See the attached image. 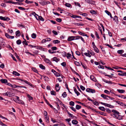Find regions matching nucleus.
<instances>
[{
  "instance_id": "45",
  "label": "nucleus",
  "mask_w": 126,
  "mask_h": 126,
  "mask_svg": "<svg viewBox=\"0 0 126 126\" xmlns=\"http://www.w3.org/2000/svg\"><path fill=\"white\" fill-rule=\"evenodd\" d=\"M51 95H55L56 94V93L54 91H52L51 92Z\"/></svg>"
},
{
  "instance_id": "13",
  "label": "nucleus",
  "mask_w": 126,
  "mask_h": 126,
  "mask_svg": "<svg viewBox=\"0 0 126 126\" xmlns=\"http://www.w3.org/2000/svg\"><path fill=\"white\" fill-rule=\"evenodd\" d=\"M96 112L98 114H100L102 115H103L105 116H106V114L103 112H99V111H97Z\"/></svg>"
},
{
  "instance_id": "10",
  "label": "nucleus",
  "mask_w": 126,
  "mask_h": 126,
  "mask_svg": "<svg viewBox=\"0 0 126 126\" xmlns=\"http://www.w3.org/2000/svg\"><path fill=\"white\" fill-rule=\"evenodd\" d=\"M90 78L94 82H96V78L93 76L91 75L90 76Z\"/></svg>"
},
{
  "instance_id": "52",
  "label": "nucleus",
  "mask_w": 126,
  "mask_h": 126,
  "mask_svg": "<svg viewBox=\"0 0 126 126\" xmlns=\"http://www.w3.org/2000/svg\"><path fill=\"white\" fill-rule=\"evenodd\" d=\"M104 92L107 94H110V93L109 91L108 90H105L104 91Z\"/></svg>"
},
{
  "instance_id": "12",
  "label": "nucleus",
  "mask_w": 126,
  "mask_h": 126,
  "mask_svg": "<svg viewBox=\"0 0 126 126\" xmlns=\"http://www.w3.org/2000/svg\"><path fill=\"white\" fill-rule=\"evenodd\" d=\"M16 36L19 37L20 35V33L19 31H17L16 32Z\"/></svg>"
},
{
  "instance_id": "54",
  "label": "nucleus",
  "mask_w": 126,
  "mask_h": 126,
  "mask_svg": "<svg viewBox=\"0 0 126 126\" xmlns=\"http://www.w3.org/2000/svg\"><path fill=\"white\" fill-rule=\"evenodd\" d=\"M113 68L114 69H122L123 68L118 66H116L115 67H113Z\"/></svg>"
},
{
  "instance_id": "22",
  "label": "nucleus",
  "mask_w": 126,
  "mask_h": 126,
  "mask_svg": "<svg viewBox=\"0 0 126 126\" xmlns=\"http://www.w3.org/2000/svg\"><path fill=\"white\" fill-rule=\"evenodd\" d=\"M78 33H79V34L80 35H83V36H87V35L86 34L84 33H83L82 32H80V31H79Z\"/></svg>"
},
{
  "instance_id": "24",
  "label": "nucleus",
  "mask_w": 126,
  "mask_h": 126,
  "mask_svg": "<svg viewBox=\"0 0 126 126\" xmlns=\"http://www.w3.org/2000/svg\"><path fill=\"white\" fill-rule=\"evenodd\" d=\"M101 96L102 97L104 98V99H106L107 97H108L107 95H105L104 94H101Z\"/></svg>"
},
{
  "instance_id": "60",
  "label": "nucleus",
  "mask_w": 126,
  "mask_h": 126,
  "mask_svg": "<svg viewBox=\"0 0 126 126\" xmlns=\"http://www.w3.org/2000/svg\"><path fill=\"white\" fill-rule=\"evenodd\" d=\"M71 54H69V53H68L67 54V58H69L71 57Z\"/></svg>"
},
{
  "instance_id": "33",
  "label": "nucleus",
  "mask_w": 126,
  "mask_h": 126,
  "mask_svg": "<svg viewBox=\"0 0 126 126\" xmlns=\"http://www.w3.org/2000/svg\"><path fill=\"white\" fill-rule=\"evenodd\" d=\"M116 102L121 105L123 106L124 103L122 102L119 101H116Z\"/></svg>"
},
{
  "instance_id": "25",
  "label": "nucleus",
  "mask_w": 126,
  "mask_h": 126,
  "mask_svg": "<svg viewBox=\"0 0 126 126\" xmlns=\"http://www.w3.org/2000/svg\"><path fill=\"white\" fill-rule=\"evenodd\" d=\"M119 93H123L125 92V90H123L118 89L117 90Z\"/></svg>"
},
{
  "instance_id": "27",
  "label": "nucleus",
  "mask_w": 126,
  "mask_h": 126,
  "mask_svg": "<svg viewBox=\"0 0 126 126\" xmlns=\"http://www.w3.org/2000/svg\"><path fill=\"white\" fill-rule=\"evenodd\" d=\"M118 75H119V76H126V72H125L123 73H118Z\"/></svg>"
},
{
  "instance_id": "47",
  "label": "nucleus",
  "mask_w": 126,
  "mask_h": 126,
  "mask_svg": "<svg viewBox=\"0 0 126 126\" xmlns=\"http://www.w3.org/2000/svg\"><path fill=\"white\" fill-rule=\"evenodd\" d=\"M25 2L27 3H33V1H30L28 0H26L25 1Z\"/></svg>"
},
{
  "instance_id": "50",
  "label": "nucleus",
  "mask_w": 126,
  "mask_h": 126,
  "mask_svg": "<svg viewBox=\"0 0 126 126\" xmlns=\"http://www.w3.org/2000/svg\"><path fill=\"white\" fill-rule=\"evenodd\" d=\"M32 69L33 71L36 73H37L38 72L37 70L34 68H32Z\"/></svg>"
},
{
  "instance_id": "23",
  "label": "nucleus",
  "mask_w": 126,
  "mask_h": 126,
  "mask_svg": "<svg viewBox=\"0 0 126 126\" xmlns=\"http://www.w3.org/2000/svg\"><path fill=\"white\" fill-rule=\"evenodd\" d=\"M77 40L79 39H81V40L83 41V42L84 43V41L83 39L82 38V37L81 36H77Z\"/></svg>"
},
{
  "instance_id": "16",
  "label": "nucleus",
  "mask_w": 126,
  "mask_h": 126,
  "mask_svg": "<svg viewBox=\"0 0 126 126\" xmlns=\"http://www.w3.org/2000/svg\"><path fill=\"white\" fill-rule=\"evenodd\" d=\"M78 123V121L76 120H74L72 121V123L74 125H76Z\"/></svg>"
},
{
  "instance_id": "61",
  "label": "nucleus",
  "mask_w": 126,
  "mask_h": 126,
  "mask_svg": "<svg viewBox=\"0 0 126 126\" xmlns=\"http://www.w3.org/2000/svg\"><path fill=\"white\" fill-rule=\"evenodd\" d=\"M70 108L73 111L75 112H76V110L75 109V108L73 107H70Z\"/></svg>"
},
{
  "instance_id": "48",
  "label": "nucleus",
  "mask_w": 126,
  "mask_h": 126,
  "mask_svg": "<svg viewBox=\"0 0 126 126\" xmlns=\"http://www.w3.org/2000/svg\"><path fill=\"white\" fill-rule=\"evenodd\" d=\"M69 105L71 106H74V103L72 101L69 102Z\"/></svg>"
},
{
  "instance_id": "63",
  "label": "nucleus",
  "mask_w": 126,
  "mask_h": 126,
  "mask_svg": "<svg viewBox=\"0 0 126 126\" xmlns=\"http://www.w3.org/2000/svg\"><path fill=\"white\" fill-rule=\"evenodd\" d=\"M18 8L19 9L21 10H25V9L24 8L21 7H18Z\"/></svg>"
},
{
  "instance_id": "20",
  "label": "nucleus",
  "mask_w": 126,
  "mask_h": 126,
  "mask_svg": "<svg viewBox=\"0 0 126 126\" xmlns=\"http://www.w3.org/2000/svg\"><path fill=\"white\" fill-rule=\"evenodd\" d=\"M53 42L54 44H56L59 43H60V41L58 40H53Z\"/></svg>"
},
{
  "instance_id": "59",
  "label": "nucleus",
  "mask_w": 126,
  "mask_h": 126,
  "mask_svg": "<svg viewBox=\"0 0 126 126\" xmlns=\"http://www.w3.org/2000/svg\"><path fill=\"white\" fill-rule=\"evenodd\" d=\"M105 12L109 16L111 14V13L110 12H109L107 10H105Z\"/></svg>"
},
{
  "instance_id": "18",
  "label": "nucleus",
  "mask_w": 126,
  "mask_h": 126,
  "mask_svg": "<svg viewBox=\"0 0 126 126\" xmlns=\"http://www.w3.org/2000/svg\"><path fill=\"white\" fill-rule=\"evenodd\" d=\"M13 75L16 76H19L20 75L19 73L15 71H13Z\"/></svg>"
},
{
  "instance_id": "7",
  "label": "nucleus",
  "mask_w": 126,
  "mask_h": 126,
  "mask_svg": "<svg viewBox=\"0 0 126 126\" xmlns=\"http://www.w3.org/2000/svg\"><path fill=\"white\" fill-rule=\"evenodd\" d=\"M5 35L6 36V37L8 38L13 39L14 38V36H10L7 33H5Z\"/></svg>"
},
{
  "instance_id": "6",
  "label": "nucleus",
  "mask_w": 126,
  "mask_h": 126,
  "mask_svg": "<svg viewBox=\"0 0 126 126\" xmlns=\"http://www.w3.org/2000/svg\"><path fill=\"white\" fill-rule=\"evenodd\" d=\"M15 98L14 99V101H15L16 103H17L19 104H20L22 105H23L24 104V102L21 100H15Z\"/></svg>"
},
{
  "instance_id": "8",
  "label": "nucleus",
  "mask_w": 126,
  "mask_h": 126,
  "mask_svg": "<svg viewBox=\"0 0 126 126\" xmlns=\"http://www.w3.org/2000/svg\"><path fill=\"white\" fill-rule=\"evenodd\" d=\"M51 40V38H46V39H44L42 41V42L43 43H44L45 42H46L50 41Z\"/></svg>"
},
{
  "instance_id": "2",
  "label": "nucleus",
  "mask_w": 126,
  "mask_h": 126,
  "mask_svg": "<svg viewBox=\"0 0 126 126\" xmlns=\"http://www.w3.org/2000/svg\"><path fill=\"white\" fill-rule=\"evenodd\" d=\"M77 36H71L68 38V41H70L73 40H77Z\"/></svg>"
},
{
  "instance_id": "21",
  "label": "nucleus",
  "mask_w": 126,
  "mask_h": 126,
  "mask_svg": "<svg viewBox=\"0 0 126 126\" xmlns=\"http://www.w3.org/2000/svg\"><path fill=\"white\" fill-rule=\"evenodd\" d=\"M8 96L9 97L11 96L14 95V94L12 92H8Z\"/></svg>"
},
{
  "instance_id": "14",
  "label": "nucleus",
  "mask_w": 126,
  "mask_h": 126,
  "mask_svg": "<svg viewBox=\"0 0 126 126\" xmlns=\"http://www.w3.org/2000/svg\"><path fill=\"white\" fill-rule=\"evenodd\" d=\"M99 109L103 111H105L106 110L105 108L103 107H99Z\"/></svg>"
},
{
  "instance_id": "51",
  "label": "nucleus",
  "mask_w": 126,
  "mask_h": 126,
  "mask_svg": "<svg viewBox=\"0 0 126 126\" xmlns=\"http://www.w3.org/2000/svg\"><path fill=\"white\" fill-rule=\"evenodd\" d=\"M80 89L83 91H84L85 89V88L83 86L81 85L80 86Z\"/></svg>"
},
{
  "instance_id": "9",
  "label": "nucleus",
  "mask_w": 126,
  "mask_h": 126,
  "mask_svg": "<svg viewBox=\"0 0 126 126\" xmlns=\"http://www.w3.org/2000/svg\"><path fill=\"white\" fill-rule=\"evenodd\" d=\"M0 81L2 83L6 84L7 80L6 79H1L0 80Z\"/></svg>"
},
{
  "instance_id": "36",
  "label": "nucleus",
  "mask_w": 126,
  "mask_h": 126,
  "mask_svg": "<svg viewBox=\"0 0 126 126\" xmlns=\"http://www.w3.org/2000/svg\"><path fill=\"white\" fill-rule=\"evenodd\" d=\"M74 64L78 66H80V63L79 62H78L76 61H75V62Z\"/></svg>"
},
{
  "instance_id": "56",
  "label": "nucleus",
  "mask_w": 126,
  "mask_h": 126,
  "mask_svg": "<svg viewBox=\"0 0 126 126\" xmlns=\"http://www.w3.org/2000/svg\"><path fill=\"white\" fill-rule=\"evenodd\" d=\"M54 74L57 77H58L60 76V75L59 74L56 72L55 73H54Z\"/></svg>"
},
{
  "instance_id": "11",
  "label": "nucleus",
  "mask_w": 126,
  "mask_h": 126,
  "mask_svg": "<svg viewBox=\"0 0 126 126\" xmlns=\"http://www.w3.org/2000/svg\"><path fill=\"white\" fill-rule=\"evenodd\" d=\"M56 86V90L57 92L59 91L60 89V88L59 87V84L57 83L55 85Z\"/></svg>"
},
{
  "instance_id": "41",
  "label": "nucleus",
  "mask_w": 126,
  "mask_h": 126,
  "mask_svg": "<svg viewBox=\"0 0 126 126\" xmlns=\"http://www.w3.org/2000/svg\"><path fill=\"white\" fill-rule=\"evenodd\" d=\"M23 39L24 40V41H22V43L23 44H25L26 45H28V44L27 43V42H26V39H25L24 38H23Z\"/></svg>"
},
{
  "instance_id": "43",
  "label": "nucleus",
  "mask_w": 126,
  "mask_h": 126,
  "mask_svg": "<svg viewBox=\"0 0 126 126\" xmlns=\"http://www.w3.org/2000/svg\"><path fill=\"white\" fill-rule=\"evenodd\" d=\"M95 35L98 38V39H99L100 38V37L99 36L98 33L96 31L95 32Z\"/></svg>"
},
{
  "instance_id": "34",
  "label": "nucleus",
  "mask_w": 126,
  "mask_h": 126,
  "mask_svg": "<svg viewBox=\"0 0 126 126\" xmlns=\"http://www.w3.org/2000/svg\"><path fill=\"white\" fill-rule=\"evenodd\" d=\"M81 108V106H79L78 105H76V108L77 110H79V109H80Z\"/></svg>"
},
{
  "instance_id": "38",
  "label": "nucleus",
  "mask_w": 126,
  "mask_h": 126,
  "mask_svg": "<svg viewBox=\"0 0 126 126\" xmlns=\"http://www.w3.org/2000/svg\"><path fill=\"white\" fill-rule=\"evenodd\" d=\"M84 54L86 56H88L89 57H91V56L89 53L85 52L84 53Z\"/></svg>"
},
{
  "instance_id": "17",
  "label": "nucleus",
  "mask_w": 126,
  "mask_h": 126,
  "mask_svg": "<svg viewBox=\"0 0 126 126\" xmlns=\"http://www.w3.org/2000/svg\"><path fill=\"white\" fill-rule=\"evenodd\" d=\"M34 13L36 15H37V16H38V18L40 20H41L42 21H44V19L41 16H39L38 15L36 14L34 12Z\"/></svg>"
},
{
  "instance_id": "30",
  "label": "nucleus",
  "mask_w": 126,
  "mask_h": 126,
  "mask_svg": "<svg viewBox=\"0 0 126 126\" xmlns=\"http://www.w3.org/2000/svg\"><path fill=\"white\" fill-rule=\"evenodd\" d=\"M53 60L54 61H55L57 62L59 60L58 59L57 57H54L53 59Z\"/></svg>"
},
{
  "instance_id": "26",
  "label": "nucleus",
  "mask_w": 126,
  "mask_h": 126,
  "mask_svg": "<svg viewBox=\"0 0 126 126\" xmlns=\"http://www.w3.org/2000/svg\"><path fill=\"white\" fill-rule=\"evenodd\" d=\"M93 48L94 49L95 51L97 53H98L99 52V50L98 48L96 46L94 47Z\"/></svg>"
},
{
  "instance_id": "35",
  "label": "nucleus",
  "mask_w": 126,
  "mask_h": 126,
  "mask_svg": "<svg viewBox=\"0 0 126 126\" xmlns=\"http://www.w3.org/2000/svg\"><path fill=\"white\" fill-rule=\"evenodd\" d=\"M85 1L87 3L92 4V1L91 0H85Z\"/></svg>"
},
{
  "instance_id": "28",
  "label": "nucleus",
  "mask_w": 126,
  "mask_h": 126,
  "mask_svg": "<svg viewBox=\"0 0 126 126\" xmlns=\"http://www.w3.org/2000/svg\"><path fill=\"white\" fill-rule=\"evenodd\" d=\"M124 52V51L122 50H118L117 51V53L119 54H122Z\"/></svg>"
},
{
  "instance_id": "3",
  "label": "nucleus",
  "mask_w": 126,
  "mask_h": 126,
  "mask_svg": "<svg viewBox=\"0 0 126 126\" xmlns=\"http://www.w3.org/2000/svg\"><path fill=\"white\" fill-rule=\"evenodd\" d=\"M101 104L104 105L105 106H107L108 107H109L110 108H114V106H113L111 105L108 104L104 103L102 102H100Z\"/></svg>"
},
{
  "instance_id": "62",
  "label": "nucleus",
  "mask_w": 126,
  "mask_h": 126,
  "mask_svg": "<svg viewBox=\"0 0 126 126\" xmlns=\"http://www.w3.org/2000/svg\"><path fill=\"white\" fill-rule=\"evenodd\" d=\"M98 68H102V69H104V67L102 65H99L98 66Z\"/></svg>"
},
{
  "instance_id": "32",
  "label": "nucleus",
  "mask_w": 126,
  "mask_h": 126,
  "mask_svg": "<svg viewBox=\"0 0 126 126\" xmlns=\"http://www.w3.org/2000/svg\"><path fill=\"white\" fill-rule=\"evenodd\" d=\"M23 81H24L25 83H27V84H28V85H30V86H31L32 85V84L31 83H30L27 80H23Z\"/></svg>"
},
{
  "instance_id": "5",
  "label": "nucleus",
  "mask_w": 126,
  "mask_h": 126,
  "mask_svg": "<svg viewBox=\"0 0 126 126\" xmlns=\"http://www.w3.org/2000/svg\"><path fill=\"white\" fill-rule=\"evenodd\" d=\"M0 19L1 20L4 21L9 20H10L9 18L8 17L6 16L3 17L2 16H0Z\"/></svg>"
},
{
  "instance_id": "58",
  "label": "nucleus",
  "mask_w": 126,
  "mask_h": 126,
  "mask_svg": "<svg viewBox=\"0 0 126 126\" xmlns=\"http://www.w3.org/2000/svg\"><path fill=\"white\" fill-rule=\"evenodd\" d=\"M65 5L67 7H70L71 6V5L69 3H66L65 4Z\"/></svg>"
},
{
  "instance_id": "44",
  "label": "nucleus",
  "mask_w": 126,
  "mask_h": 126,
  "mask_svg": "<svg viewBox=\"0 0 126 126\" xmlns=\"http://www.w3.org/2000/svg\"><path fill=\"white\" fill-rule=\"evenodd\" d=\"M69 116L70 117H72L73 119H76V117L75 116L73 115L72 114H70V115Z\"/></svg>"
},
{
  "instance_id": "37",
  "label": "nucleus",
  "mask_w": 126,
  "mask_h": 126,
  "mask_svg": "<svg viewBox=\"0 0 126 126\" xmlns=\"http://www.w3.org/2000/svg\"><path fill=\"white\" fill-rule=\"evenodd\" d=\"M113 19L116 22L117 21H118V17L116 16H114V17Z\"/></svg>"
},
{
  "instance_id": "64",
  "label": "nucleus",
  "mask_w": 126,
  "mask_h": 126,
  "mask_svg": "<svg viewBox=\"0 0 126 126\" xmlns=\"http://www.w3.org/2000/svg\"><path fill=\"white\" fill-rule=\"evenodd\" d=\"M27 97L30 99V100H32V97L30 96L29 95H27Z\"/></svg>"
},
{
  "instance_id": "29",
  "label": "nucleus",
  "mask_w": 126,
  "mask_h": 126,
  "mask_svg": "<svg viewBox=\"0 0 126 126\" xmlns=\"http://www.w3.org/2000/svg\"><path fill=\"white\" fill-rule=\"evenodd\" d=\"M112 112H113L115 113V114H119V112H118V111H116L115 110H112Z\"/></svg>"
},
{
  "instance_id": "46",
  "label": "nucleus",
  "mask_w": 126,
  "mask_h": 126,
  "mask_svg": "<svg viewBox=\"0 0 126 126\" xmlns=\"http://www.w3.org/2000/svg\"><path fill=\"white\" fill-rule=\"evenodd\" d=\"M62 96L64 97H65L67 96V94L66 92H64L62 94Z\"/></svg>"
},
{
  "instance_id": "4",
  "label": "nucleus",
  "mask_w": 126,
  "mask_h": 126,
  "mask_svg": "<svg viewBox=\"0 0 126 126\" xmlns=\"http://www.w3.org/2000/svg\"><path fill=\"white\" fill-rule=\"evenodd\" d=\"M86 92L92 93H94L95 92V90L94 89H92L89 88H87L86 89Z\"/></svg>"
},
{
  "instance_id": "57",
  "label": "nucleus",
  "mask_w": 126,
  "mask_h": 126,
  "mask_svg": "<svg viewBox=\"0 0 126 126\" xmlns=\"http://www.w3.org/2000/svg\"><path fill=\"white\" fill-rule=\"evenodd\" d=\"M51 120L52 122L53 123H56L57 122V121H56V120H54L52 118H51Z\"/></svg>"
},
{
  "instance_id": "55",
  "label": "nucleus",
  "mask_w": 126,
  "mask_h": 126,
  "mask_svg": "<svg viewBox=\"0 0 126 126\" xmlns=\"http://www.w3.org/2000/svg\"><path fill=\"white\" fill-rule=\"evenodd\" d=\"M56 20L59 22H61L62 20L60 18H57L56 19Z\"/></svg>"
},
{
  "instance_id": "19",
  "label": "nucleus",
  "mask_w": 126,
  "mask_h": 126,
  "mask_svg": "<svg viewBox=\"0 0 126 126\" xmlns=\"http://www.w3.org/2000/svg\"><path fill=\"white\" fill-rule=\"evenodd\" d=\"M74 91L75 93L77 94V96H78L80 94V93L77 91L76 88H74Z\"/></svg>"
},
{
  "instance_id": "39",
  "label": "nucleus",
  "mask_w": 126,
  "mask_h": 126,
  "mask_svg": "<svg viewBox=\"0 0 126 126\" xmlns=\"http://www.w3.org/2000/svg\"><path fill=\"white\" fill-rule=\"evenodd\" d=\"M75 25H77L78 26H83L84 24L82 23H75Z\"/></svg>"
},
{
  "instance_id": "49",
  "label": "nucleus",
  "mask_w": 126,
  "mask_h": 126,
  "mask_svg": "<svg viewBox=\"0 0 126 126\" xmlns=\"http://www.w3.org/2000/svg\"><path fill=\"white\" fill-rule=\"evenodd\" d=\"M45 117L46 120H47V123H49V118L48 116H47V115L45 116Z\"/></svg>"
},
{
  "instance_id": "31",
  "label": "nucleus",
  "mask_w": 126,
  "mask_h": 126,
  "mask_svg": "<svg viewBox=\"0 0 126 126\" xmlns=\"http://www.w3.org/2000/svg\"><path fill=\"white\" fill-rule=\"evenodd\" d=\"M39 67L40 68H41V69H45V66H44L42 64H40L39 65Z\"/></svg>"
},
{
  "instance_id": "1",
  "label": "nucleus",
  "mask_w": 126,
  "mask_h": 126,
  "mask_svg": "<svg viewBox=\"0 0 126 126\" xmlns=\"http://www.w3.org/2000/svg\"><path fill=\"white\" fill-rule=\"evenodd\" d=\"M112 115H114V116H113L114 117L116 118L119 120L122 119V117L120 115H116L115 113L111 114V116H112Z\"/></svg>"
},
{
  "instance_id": "53",
  "label": "nucleus",
  "mask_w": 126,
  "mask_h": 126,
  "mask_svg": "<svg viewBox=\"0 0 126 126\" xmlns=\"http://www.w3.org/2000/svg\"><path fill=\"white\" fill-rule=\"evenodd\" d=\"M75 5H76L77 6H78L79 7H81L80 5L78 2H75Z\"/></svg>"
},
{
  "instance_id": "15",
  "label": "nucleus",
  "mask_w": 126,
  "mask_h": 126,
  "mask_svg": "<svg viewBox=\"0 0 126 126\" xmlns=\"http://www.w3.org/2000/svg\"><path fill=\"white\" fill-rule=\"evenodd\" d=\"M45 61L47 63H48L50 64H51V62L49 60L47 59H45Z\"/></svg>"
},
{
  "instance_id": "40",
  "label": "nucleus",
  "mask_w": 126,
  "mask_h": 126,
  "mask_svg": "<svg viewBox=\"0 0 126 126\" xmlns=\"http://www.w3.org/2000/svg\"><path fill=\"white\" fill-rule=\"evenodd\" d=\"M16 42L17 44L19 45L21 43V41L19 39L17 40Z\"/></svg>"
},
{
  "instance_id": "42",
  "label": "nucleus",
  "mask_w": 126,
  "mask_h": 126,
  "mask_svg": "<svg viewBox=\"0 0 126 126\" xmlns=\"http://www.w3.org/2000/svg\"><path fill=\"white\" fill-rule=\"evenodd\" d=\"M31 36L32 38H35L36 37V35L35 33H33L32 34Z\"/></svg>"
}]
</instances>
